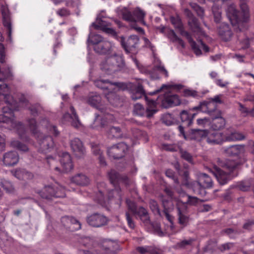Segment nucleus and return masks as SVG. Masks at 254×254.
I'll return each instance as SVG.
<instances>
[{
    "label": "nucleus",
    "mask_w": 254,
    "mask_h": 254,
    "mask_svg": "<svg viewBox=\"0 0 254 254\" xmlns=\"http://www.w3.org/2000/svg\"><path fill=\"white\" fill-rule=\"evenodd\" d=\"M136 250L140 254H159L154 248L150 246L138 247Z\"/></svg>",
    "instance_id": "nucleus-47"
},
{
    "label": "nucleus",
    "mask_w": 254,
    "mask_h": 254,
    "mask_svg": "<svg viewBox=\"0 0 254 254\" xmlns=\"http://www.w3.org/2000/svg\"><path fill=\"white\" fill-rule=\"evenodd\" d=\"M81 243L85 247L91 248L93 245V240L89 237H84L82 239Z\"/></svg>",
    "instance_id": "nucleus-60"
},
{
    "label": "nucleus",
    "mask_w": 254,
    "mask_h": 254,
    "mask_svg": "<svg viewBox=\"0 0 254 254\" xmlns=\"http://www.w3.org/2000/svg\"><path fill=\"white\" fill-rule=\"evenodd\" d=\"M125 66L122 57L116 54L108 57L100 64V69L106 74L112 75L121 71Z\"/></svg>",
    "instance_id": "nucleus-6"
},
{
    "label": "nucleus",
    "mask_w": 254,
    "mask_h": 254,
    "mask_svg": "<svg viewBox=\"0 0 254 254\" xmlns=\"http://www.w3.org/2000/svg\"><path fill=\"white\" fill-rule=\"evenodd\" d=\"M121 43L123 48L127 53H136L137 52V49L139 44V39L137 36L131 35L127 39L123 37L115 36Z\"/></svg>",
    "instance_id": "nucleus-10"
},
{
    "label": "nucleus",
    "mask_w": 254,
    "mask_h": 254,
    "mask_svg": "<svg viewBox=\"0 0 254 254\" xmlns=\"http://www.w3.org/2000/svg\"><path fill=\"white\" fill-rule=\"evenodd\" d=\"M103 17L101 14L97 17L96 21L92 23V26L96 29H101L104 32L110 34L114 37L117 36L116 32L112 28L109 27L110 23L105 20L102 19Z\"/></svg>",
    "instance_id": "nucleus-15"
},
{
    "label": "nucleus",
    "mask_w": 254,
    "mask_h": 254,
    "mask_svg": "<svg viewBox=\"0 0 254 254\" xmlns=\"http://www.w3.org/2000/svg\"><path fill=\"white\" fill-rule=\"evenodd\" d=\"M146 73L152 79L159 78V73L165 75L166 77L168 76V72L165 69L161 61L157 59H155L154 61V66L152 68H148L146 70Z\"/></svg>",
    "instance_id": "nucleus-13"
},
{
    "label": "nucleus",
    "mask_w": 254,
    "mask_h": 254,
    "mask_svg": "<svg viewBox=\"0 0 254 254\" xmlns=\"http://www.w3.org/2000/svg\"><path fill=\"white\" fill-rule=\"evenodd\" d=\"M195 114H190L187 111H183L180 113V118L182 123L184 125L189 127L192 123Z\"/></svg>",
    "instance_id": "nucleus-30"
},
{
    "label": "nucleus",
    "mask_w": 254,
    "mask_h": 254,
    "mask_svg": "<svg viewBox=\"0 0 254 254\" xmlns=\"http://www.w3.org/2000/svg\"><path fill=\"white\" fill-rule=\"evenodd\" d=\"M2 71V74L3 75L2 78H6V79L12 80L13 77V75L11 70V67L10 66H7V67Z\"/></svg>",
    "instance_id": "nucleus-54"
},
{
    "label": "nucleus",
    "mask_w": 254,
    "mask_h": 254,
    "mask_svg": "<svg viewBox=\"0 0 254 254\" xmlns=\"http://www.w3.org/2000/svg\"><path fill=\"white\" fill-rule=\"evenodd\" d=\"M100 253H98L97 251L93 252L89 250L84 251L85 254H116L118 250V245L115 242L105 240L100 244Z\"/></svg>",
    "instance_id": "nucleus-12"
},
{
    "label": "nucleus",
    "mask_w": 254,
    "mask_h": 254,
    "mask_svg": "<svg viewBox=\"0 0 254 254\" xmlns=\"http://www.w3.org/2000/svg\"><path fill=\"white\" fill-rule=\"evenodd\" d=\"M145 99L149 107L145 109L142 105L137 103L134 106L133 113L137 116H146L149 118L157 111L154 109L157 104V101L152 99H149L147 97H145Z\"/></svg>",
    "instance_id": "nucleus-11"
},
{
    "label": "nucleus",
    "mask_w": 254,
    "mask_h": 254,
    "mask_svg": "<svg viewBox=\"0 0 254 254\" xmlns=\"http://www.w3.org/2000/svg\"><path fill=\"white\" fill-rule=\"evenodd\" d=\"M94 85L103 90H107L109 92L106 97L109 102L114 106H118L120 103V98L116 94V92L125 87V84L121 82H111L109 80L97 79L94 81Z\"/></svg>",
    "instance_id": "nucleus-4"
},
{
    "label": "nucleus",
    "mask_w": 254,
    "mask_h": 254,
    "mask_svg": "<svg viewBox=\"0 0 254 254\" xmlns=\"http://www.w3.org/2000/svg\"><path fill=\"white\" fill-rule=\"evenodd\" d=\"M11 145L19 151L26 152L28 150V147L24 144L18 140H13L11 142Z\"/></svg>",
    "instance_id": "nucleus-50"
},
{
    "label": "nucleus",
    "mask_w": 254,
    "mask_h": 254,
    "mask_svg": "<svg viewBox=\"0 0 254 254\" xmlns=\"http://www.w3.org/2000/svg\"><path fill=\"white\" fill-rule=\"evenodd\" d=\"M183 95L185 97H195L197 96V92L196 91L190 89H185L183 91Z\"/></svg>",
    "instance_id": "nucleus-62"
},
{
    "label": "nucleus",
    "mask_w": 254,
    "mask_h": 254,
    "mask_svg": "<svg viewBox=\"0 0 254 254\" xmlns=\"http://www.w3.org/2000/svg\"><path fill=\"white\" fill-rule=\"evenodd\" d=\"M212 11L214 16V21L216 23H219L222 18V11L221 8L215 5H213Z\"/></svg>",
    "instance_id": "nucleus-44"
},
{
    "label": "nucleus",
    "mask_w": 254,
    "mask_h": 254,
    "mask_svg": "<svg viewBox=\"0 0 254 254\" xmlns=\"http://www.w3.org/2000/svg\"><path fill=\"white\" fill-rule=\"evenodd\" d=\"M222 97V95L219 94L215 96H214L213 98H211L208 99V101H206L207 102H211L213 104H214L215 106V108L214 107V106L211 105L210 106V109L211 110V113L216 111V105L215 103H219L221 104L222 103V101L221 100V97Z\"/></svg>",
    "instance_id": "nucleus-48"
},
{
    "label": "nucleus",
    "mask_w": 254,
    "mask_h": 254,
    "mask_svg": "<svg viewBox=\"0 0 254 254\" xmlns=\"http://www.w3.org/2000/svg\"><path fill=\"white\" fill-rule=\"evenodd\" d=\"M188 199L186 202V203L191 205H196L199 201V199L195 196H191L189 195H187Z\"/></svg>",
    "instance_id": "nucleus-63"
},
{
    "label": "nucleus",
    "mask_w": 254,
    "mask_h": 254,
    "mask_svg": "<svg viewBox=\"0 0 254 254\" xmlns=\"http://www.w3.org/2000/svg\"><path fill=\"white\" fill-rule=\"evenodd\" d=\"M40 196L44 199L50 200L53 197H63L65 196L64 188L57 184L54 188L51 186H46L42 190L37 191Z\"/></svg>",
    "instance_id": "nucleus-9"
},
{
    "label": "nucleus",
    "mask_w": 254,
    "mask_h": 254,
    "mask_svg": "<svg viewBox=\"0 0 254 254\" xmlns=\"http://www.w3.org/2000/svg\"><path fill=\"white\" fill-rule=\"evenodd\" d=\"M149 206L154 213H159L160 211L157 202L154 200H151L149 202Z\"/></svg>",
    "instance_id": "nucleus-61"
},
{
    "label": "nucleus",
    "mask_w": 254,
    "mask_h": 254,
    "mask_svg": "<svg viewBox=\"0 0 254 254\" xmlns=\"http://www.w3.org/2000/svg\"><path fill=\"white\" fill-rule=\"evenodd\" d=\"M70 110L72 113V115H70L69 113H65L64 115V119L65 120L68 118L72 120L71 125L75 128H78L81 125V123L79 122L78 116L76 114L75 110L73 106H71L70 107Z\"/></svg>",
    "instance_id": "nucleus-28"
},
{
    "label": "nucleus",
    "mask_w": 254,
    "mask_h": 254,
    "mask_svg": "<svg viewBox=\"0 0 254 254\" xmlns=\"http://www.w3.org/2000/svg\"><path fill=\"white\" fill-rule=\"evenodd\" d=\"M172 24L178 30L182 36H185L190 45L192 50L197 55L199 56L201 54V51L199 46L193 40L190 35L184 29L183 25L181 19L178 16H172L170 18Z\"/></svg>",
    "instance_id": "nucleus-8"
},
{
    "label": "nucleus",
    "mask_w": 254,
    "mask_h": 254,
    "mask_svg": "<svg viewBox=\"0 0 254 254\" xmlns=\"http://www.w3.org/2000/svg\"><path fill=\"white\" fill-rule=\"evenodd\" d=\"M122 193L120 187H116L109 193V199H111L112 197L115 198L119 202H121L122 200Z\"/></svg>",
    "instance_id": "nucleus-45"
},
{
    "label": "nucleus",
    "mask_w": 254,
    "mask_h": 254,
    "mask_svg": "<svg viewBox=\"0 0 254 254\" xmlns=\"http://www.w3.org/2000/svg\"><path fill=\"white\" fill-rule=\"evenodd\" d=\"M110 182L114 185L121 181L126 182L127 179L126 176L121 177L116 171L111 170L108 174Z\"/></svg>",
    "instance_id": "nucleus-36"
},
{
    "label": "nucleus",
    "mask_w": 254,
    "mask_h": 254,
    "mask_svg": "<svg viewBox=\"0 0 254 254\" xmlns=\"http://www.w3.org/2000/svg\"><path fill=\"white\" fill-rule=\"evenodd\" d=\"M1 11L2 16V23L3 26L7 29L8 38L10 40L11 39L12 27L11 18L7 5H2L1 6Z\"/></svg>",
    "instance_id": "nucleus-19"
},
{
    "label": "nucleus",
    "mask_w": 254,
    "mask_h": 254,
    "mask_svg": "<svg viewBox=\"0 0 254 254\" xmlns=\"http://www.w3.org/2000/svg\"><path fill=\"white\" fill-rule=\"evenodd\" d=\"M24 170V169H16L15 170L11 171V173L15 178L20 180H22L23 179V177Z\"/></svg>",
    "instance_id": "nucleus-55"
},
{
    "label": "nucleus",
    "mask_w": 254,
    "mask_h": 254,
    "mask_svg": "<svg viewBox=\"0 0 254 254\" xmlns=\"http://www.w3.org/2000/svg\"><path fill=\"white\" fill-rule=\"evenodd\" d=\"M19 159V155L16 152L10 151L3 154L2 161L5 166H12L17 164Z\"/></svg>",
    "instance_id": "nucleus-21"
},
{
    "label": "nucleus",
    "mask_w": 254,
    "mask_h": 254,
    "mask_svg": "<svg viewBox=\"0 0 254 254\" xmlns=\"http://www.w3.org/2000/svg\"><path fill=\"white\" fill-rule=\"evenodd\" d=\"M177 211L179 223L184 228L188 224L189 218L185 210H182L180 208L178 207Z\"/></svg>",
    "instance_id": "nucleus-37"
},
{
    "label": "nucleus",
    "mask_w": 254,
    "mask_h": 254,
    "mask_svg": "<svg viewBox=\"0 0 254 254\" xmlns=\"http://www.w3.org/2000/svg\"><path fill=\"white\" fill-rule=\"evenodd\" d=\"M109 116V115L104 117L101 115H97L92 125V128L100 130L104 127L107 124V119Z\"/></svg>",
    "instance_id": "nucleus-27"
},
{
    "label": "nucleus",
    "mask_w": 254,
    "mask_h": 254,
    "mask_svg": "<svg viewBox=\"0 0 254 254\" xmlns=\"http://www.w3.org/2000/svg\"><path fill=\"white\" fill-rule=\"evenodd\" d=\"M113 45L109 41L103 40L98 45L94 46V49L97 53L101 54H107L109 53L112 50Z\"/></svg>",
    "instance_id": "nucleus-24"
},
{
    "label": "nucleus",
    "mask_w": 254,
    "mask_h": 254,
    "mask_svg": "<svg viewBox=\"0 0 254 254\" xmlns=\"http://www.w3.org/2000/svg\"><path fill=\"white\" fill-rule=\"evenodd\" d=\"M90 145L92 152L95 155L99 156V155L102 154V152L101 151V149L99 145L94 142H91L90 143Z\"/></svg>",
    "instance_id": "nucleus-59"
},
{
    "label": "nucleus",
    "mask_w": 254,
    "mask_h": 254,
    "mask_svg": "<svg viewBox=\"0 0 254 254\" xmlns=\"http://www.w3.org/2000/svg\"><path fill=\"white\" fill-rule=\"evenodd\" d=\"M71 181L73 183L79 186H86L89 183L88 178L82 174H77L72 177Z\"/></svg>",
    "instance_id": "nucleus-33"
},
{
    "label": "nucleus",
    "mask_w": 254,
    "mask_h": 254,
    "mask_svg": "<svg viewBox=\"0 0 254 254\" xmlns=\"http://www.w3.org/2000/svg\"><path fill=\"white\" fill-rule=\"evenodd\" d=\"M247 0H240V11L236 5L231 3L226 9L227 16L232 25L242 30L244 25L250 20V10L248 5L245 2Z\"/></svg>",
    "instance_id": "nucleus-2"
},
{
    "label": "nucleus",
    "mask_w": 254,
    "mask_h": 254,
    "mask_svg": "<svg viewBox=\"0 0 254 254\" xmlns=\"http://www.w3.org/2000/svg\"><path fill=\"white\" fill-rule=\"evenodd\" d=\"M70 146L76 157L81 158L86 155V149L82 142L78 138H74L70 141Z\"/></svg>",
    "instance_id": "nucleus-17"
},
{
    "label": "nucleus",
    "mask_w": 254,
    "mask_h": 254,
    "mask_svg": "<svg viewBox=\"0 0 254 254\" xmlns=\"http://www.w3.org/2000/svg\"><path fill=\"white\" fill-rule=\"evenodd\" d=\"M195 239L193 238H190L188 239H184L177 243L175 245V248L179 249H186L193 246Z\"/></svg>",
    "instance_id": "nucleus-38"
},
{
    "label": "nucleus",
    "mask_w": 254,
    "mask_h": 254,
    "mask_svg": "<svg viewBox=\"0 0 254 254\" xmlns=\"http://www.w3.org/2000/svg\"><path fill=\"white\" fill-rule=\"evenodd\" d=\"M189 24L191 27V29L194 31H199L200 27L199 23L196 18L195 17H192L189 21Z\"/></svg>",
    "instance_id": "nucleus-52"
},
{
    "label": "nucleus",
    "mask_w": 254,
    "mask_h": 254,
    "mask_svg": "<svg viewBox=\"0 0 254 254\" xmlns=\"http://www.w3.org/2000/svg\"><path fill=\"white\" fill-rule=\"evenodd\" d=\"M61 163L66 172L70 171L73 168V165L71 161L70 154L67 152H64L60 160Z\"/></svg>",
    "instance_id": "nucleus-26"
},
{
    "label": "nucleus",
    "mask_w": 254,
    "mask_h": 254,
    "mask_svg": "<svg viewBox=\"0 0 254 254\" xmlns=\"http://www.w3.org/2000/svg\"><path fill=\"white\" fill-rule=\"evenodd\" d=\"M190 5L191 6V7L196 12L197 15L199 16H203L204 11L203 9L200 6H199L196 3L193 2H190Z\"/></svg>",
    "instance_id": "nucleus-56"
},
{
    "label": "nucleus",
    "mask_w": 254,
    "mask_h": 254,
    "mask_svg": "<svg viewBox=\"0 0 254 254\" xmlns=\"http://www.w3.org/2000/svg\"><path fill=\"white\" fill-rule=\"evenodd\" d=\"M29 109L31 114L34 116H37L38 113L42 110V107L39 104L32 105Z\"/></svg>",
    "instance_id": "nucleus-57"
},
{
    "label": "nucleus",
    "mask_w": 254,
    "mask_h": 254,
    "mask_svg": "<svg viewBox=\"0 0 254 254\" xmlns=\"http://www.w3.org/2000/svg\"><path fill=\"white\" fill-rule=\"evenodd\" d=\"M0 186L8 193H12L14 191V188L12 183L5 179H1Z\"/></svg>",
    "instance_id": "nucleus-43"
},
{
    "label": "nucleus",
    "mask_w": 254,
    "mask_h": 254,
    "mask_svg": "<svg viewBox=\"0 0 254 254\" xmlns=\"http://www.w3.org/2000/svg\"><path fill=\"white\" fill-rule=\"evenodd\" d=\"M183 85L180 84H177L174 83H168L167 84H163L159 89H157L154 92L149 93V94L151 95H154L157 93H158L164 89H169L175 91H179L183 88Z\"/></svg>",
    "instance_id": "nucleus-39"
},
{
    "label": "nucleus",
    "mask_w": 254,
    "mask_h": 254,
    "mask_svg": "<svg viewBox=\"0 0 254 254\" xmlns=\"http://www.w3.org/2000/svg\"><path fill=\"white\" fill-rule=\"evenodd\" d=\"M61 222L64 226L68 229L78 230L81 228L80 222L72 217H63L61 219Z\"/></svg>",
    "instance_id": "nucleus-22"
},
{
    "label": "nucleus",
    "mask_w": 254,
    "mask_h": 254,
    "mask_svg": "<svg viewBox=\"0 0 254 254\" xmlns=\"http://www.w3.org/2000/svg\"><path fill=\"white\" fill-rule=\"evenodd\" d=\"M245 138V136L241 132H232L230 136L227 138L228 140H241Z\"/></svg>",
    "instance_id": "nucleus-53"
},
{
    "label": "nucleus",
    "mask_w": 254,
    "mask_h": 254,
    "mask_svg": "<svg viewBox=\"0 0 254 254\" xmlns=\"http://www.w3.org/2000/svg\"><path fill=\"white\" fill-rule=\"evenodd\" d=\"M29 127L32 133L37 138L38 143V150L40 152L47 154L52 151L55 147L53 138L49 135H43L38 130L40 126L45 127L49 133L58 136L59 132L56 126L52 125L46 119L42 120L39 125H37L35 120L33 118L28 120Z\"/></svg>",
    "instance_id": "nucleus-1"
},
{
    "label": "nucleus",
    "mask_w": 254,
    "mask_h": 254,
    "mask_svg": "<svg viewBox=\"0 0 254 254\" xmlns=\"http://www.w3.org/2000/svg\"><path fill=\"white\" fill-rule=\"evenodd\" d=\"M207 130L192 129L191 130V138L197 140L205 139Z\"/></svg>",
    "instance_id": "nucleus-41"
},
{
    "label": "nucleus",
    "mask_w": 254,
    "mask_h": 254,
    "mask_svg": "<svg viewBox=\"0 0 254 254\" xmlns=\"http://www.w3.org/2000/svg\"><path fill=\"white\" fill-rule=\"evenodd\" d=\"M133 15L135 17V22L138 21L145 24L143 19L145 13L143 10H141L139 8H136L133 10Z\"/></svg>",
    "instance_id": "nucleus-49"
},
{
    "label": "nucleus",
    "mask_w": 254,
    "mask_h": 254,
    "mask_svg": "<svg viewBox=\"0 0 254 254\" xmlns=\"http://www.w3.org/2000/svg\"><path fill=\"white\" fill-rule=\"evenodd\" d=\"M219 115L213 118V122L212 125L213 129L217 130L223 128L225 125V119L221 116V112L217 111Z\"/></svg>",
    "instance_id": "nucleus-32"
},
{
    "label": "nucleus",
    "mask_w": 254,
    "mask_h": 254,
    "mask_svg": "<svg viewBox=\"0 0 254 254\" xmlns=\"http://www.w3.org/2000/svg\"><path fill=\"white\" fill-rule=\"evenodd\" d=\"M86 221L88 224L92 227H101L107 225L109 219L105 216L96 213L87 216Z\"/></svg>",
    "instance_id": "nucleus-16"
},
{
    "label": "nucleus",
    "mask_w": 254,
    "mask_h": 254,
    "mask_svg": "<svg viewBox=\"0 0 254 254\" xmlns=\"http://www.w3.org/2000/svg\"><path fill=\"white\" fill-rule=\"evenodd\" d=\"M225 152L229 156H237L244 151V146L243 145H236L226 147Z\"/></svg>",
    "instance_id": "nucleus-29"
},
{
    "label": "nucleus",
    "mask_w": 254,
    "mask_h": 254,
    "mask_svg": "<svg viewBox=\"0 0 254 254\" xmlns=\"http://www.w3.org/2000/svg\"><path fill=\"white\" fill-rule=\"evenodd\" d=\"M87 102L92 106L99 108L101 103V97L96 94L90 95L88 98Z\"/></svg>",
    "instance_id": "nucleus-40"
},
{
    "label": "nucleus",
    "mask_w": 254,
    "mask_h": 254,
    "mask_svg": "<svg viewBox=\"0 0 254 254\" xmlns=\"http://www.w3.org/2000/svg\"><path fill=\"white\" fill-rule=\"evenodd\" d=\"M162 149H163L165 150L166 151H177L178 149V146L176 144H166L164 143L162 145Z\"/></svg>",
    "instance_id": "nucleus-58"
},
{
    "label": "nucleus",
    "mask_w": 254,
    "mask_h": 254,
    "mask_svg": "<svg viewBox=\"0 0 254 254\" xmlns=\"http://www.w3.org/2000/svg\"><path fill=\"white\" fill-rule=\"evenodd\" d=\"M239 165V164L238 162L233 160H227L224 164V167L230 171L228 173L225 172L216 166H214L212 168H208V169L216 177L220 185H223L237 176L238 173L236 171V169Z\"/></svg>",
    "instance_id": "nucleus-5"
},
{
    "label": "nucleus",
    "mask_w": 254,
    "mask_h": 254,
    "mask_svg": "<svg viewBox=\"0 0 254 254\" xmlns=\"http://www.w3.org/2000/svg\"><path fill=\"white\" fill-rule=\"evenodd\" d=\"M107 135L110 138H120L122 136V131L119 127L110 126L106 130Z\"/></svg>",
    "instance_id": "nucleus-34"
},
{
    "label": "nucleus",
    "mask_w": 254,
    "mask_h": 254,
    "mask_svg": "<svg viewBox=\"0 0 254 254\" xmlns=\"http://www.w3.org/2000/svg\"><path fill=\"white\" fill-rule=\"evenodd\" d=\"M181 104L179 96L176 94H166L164 96L161 106L164 108H168L178 106Z\"/></svg>",
    "instance_id": "nucleus-20"
},
{
    "label": "nucleus",
    "mask_w": 254,
    "mask_h": 254,
    "mask_svg": "<svg viewBox=\"0 0 254 254\" xmlns=\"http://www.w3.org/2000/svg\"><path fill=\"white\" fill-rule=\"evenodd\" d=\"M128 146L124 142H121L109 148L107 153L110 158L118 159L124 156Z\"/></svg>",
    "instance_id": "nucleus-14"
},
{
    "label": "nucleus",
    "mask_w": 254,
    "mask_h": 254,
    "mask_svg": "<svg viewBox=\"0 0 254 254\" xmlns=\"http://www.w3.org/2000/svg\"><path fill=\"white\" fill-rule=\"evenodd\" d=\"M143 96H145V97H146L145 96V91L142 84L140 83H138L131 92V98L132 100H136L141 98Z\"/></svg>",
    "instance_id": "nucleus-31"
},
{
    "label": "nucleus",
    "mask_w": 254,
    "mask_h": 254,
    "mask_svg": "<svg viewBox=\"0 0 254 254\" xmlns=\"http://www.w3.org/2000/svg\"><path fill=\"white\" fill-rule=\"evenodd\" d=\"M8 105V108L4 107L2 109L3 114L0 115V127L14 129L21 139L28 140L24 125L21 122L16 121L13 115V111L18 110L17 104Z\"/></svg>",
    "instance_id": "nucleus-3"
},
{
    "label": "nucleus",
    "mask_w": 254,
    "mask_h": 254,
    "mask_svg": "<svg viewBox=\"0 0 254 254\" xmlns=\"http://www.w3.org/2000/svg\"><path fill=\"white\" fill-rule=\"evenodd\" d=\"M206 141L210 145L221 144L224 141L223 134L214 129L207 130Z\"/></svg>",
    "instance_id": "nucleus-18"
},
{
    "label": "nucleus",
    "mask_w": 254,
    "mask_h": 254,
    "mask_svg": "<svg viewBox=\"0 0 254 254\" xmlns=\"http://www.w3.org/2000/svg\"><path fill=\"white\" fill-rule=\"evenodd\" d=\"M181 157L188 161L189 162L192 163V156L186 151L181 150Z\"/></svg>",
    "instance_id": "nucleus-64"
},
{
    "label": "nucleus",
    "mask_w": 254,
    "mask_h": 254,
    "mask_svg": "<svg viewBox=\"0 0 254 254\" xmlns=\"http://www.w3.org/2000/svg\"><path fill=\"white\" fill-rule=\"evenodd\" d=\"M133 214L138 216L144 223L148 224L150 222L148 212L142 207H138Z\"/></svg>",
    "instance_id": "nucleus-35"
},
{
    "label": "nucleus",
    "mask_w": 254,
    "mask_h": 254,
    "mask_svg": "<svg viewBox=\"0 0 254 254\" xmlns=\"http://www.w3.org/2000/svg\"><path fill=\"white\" fill-rule=\"evenodd\" d=\"M218 33L222 39L225 41L230 40L232 36V32L228 24L222 23L218 28Z\"/></svg>",
    "instance_id": "nucleus-25"
},
{
    "label": "nucleus",
    "mask_w": 254,
    "mask_h": 254,
    "mask_svg": "<svg viewBox=\"0 0 254 254\" xmlns=\"http://www.w3.org/2000/svg\"><path fill=\"white\" fill-rule=\"evenodd\" d=\"M103 41L102 37L99 35H89L88 39V42H90L94 46L98 45L99 43Z\"/></svg>",
    "instance_id": "nucleus-51"
},
{
    "label": "nucleus",
    "mask_w": 254,
    "mask_h": 254,
    "mask_svg": "<svg viewBox=\"0 0 254 254\" xmlns=\"http://www.w3.org/2000/svg\"><path fill=\"white\" fill-rule=\"evenodd\" d=\"M212 105L214 108H215V106L211 102H207L206 101H203L200 102L199 105L197 106L194 107L192 108L193 110H200L205 111H207L208 113H210L211 110L210 109V106Z\"/></svg>",
    "instance_id": "nucleus-42"
},
{
    "label": "nucleus",
    "mask_w": 254,
    "mask_h": 254,
    "mask_svg": "<svg viewBox=\"0 0 254 254\" xmlns=\"http://www.w3.org/2000/svg\"><path fill=\"white\" fill-rule=\"evenodd\" d=\"M9 88L7 84L1 83L0 84V96L3 97L5 103L7 105L17 104L13 97L9 94Z\"/></svg>",
    "instance_id": "nucleus-23"
},
{
    "label": "nucleus",
    "mask_w": 254,
    "mask_h": 254,
    "mask_svg": "<svg viewBox=\"0 0 254 254\" xmlns=\"http://www.w3.org/2000/svg\"><path fill=\"white\" fill-rule=\"evenodd\" d=\"M189 189H192L196 194L204 195V189L212 188L213 182L211 178L205 173H199L198 175V181L191 182V183H185L184 184Z\"/></svg>",
    "instance_id": "nucleus-7"
},
{
    "label": "nucleus",
    "mask_w": 254,
    "mask_h": 254,
    "mask_svg": "<svg viewBox=\"0 0 254 254\" xmlns=\"http://www.w3.org/2000/svg\"><path fill=\"white\" fill-rule=\"evenodd\" d=\"M123 18L126 21L129 22H135V17L130 11L127 8H124L121 10Z\"/></svg>",
    "instance_id": "nucleus-46"
}]
</instances>
